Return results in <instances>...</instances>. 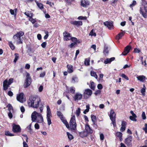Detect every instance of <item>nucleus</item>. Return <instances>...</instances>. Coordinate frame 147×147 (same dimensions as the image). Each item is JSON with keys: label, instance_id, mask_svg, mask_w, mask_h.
Here are the masks:
<instances>
[{"label": "nucleus", "instance_id": "obj_1", "mask_svg": "<svg viewBox=\"0 0 147 147\" xmlns=\"http://www.w3.org/2000/svg\"><path fill=\"white\" fill-rule=\"evenodd\" d=\"M41 99L36 95H31L28 100V105L29 107L38 108L39 106Z\"/></svg>", "mask_w": 147, "mask_h": 147}, {"label": "nucleus", "instance_id": "obj_2", "mask_svg": "<svg viewBox=\"0 0 147 147\" xmlns=\"http://www.w3.org/2000/svg\"><path fill=\"white\" fill-rule=\"evenodd\" d=\"M77 124L76 123L75 116L73 115L71 118L69 122V129L75 131L77 129Z\"/></svg>", "mask_w": 147, "mask_h": 147}, {"label": "nucleus", "instance_id": "obj_3", "mask_svg": "<svg viewBox=\"0 0 147 147\" xmlns=\"http://www.w3.org/2000/svg\"><path fill=\"white\" fill-rule=\"evenodd\" d=\"M24 34V32L22 31L17 32L16 34L13 35V38L15 41H17L18 44H22V41L21 39V37Z\"/></svg>", "mask_w": 147, "mask_h": 147}, {"label": "nucleus", "instance_id": "obj_4", "mask_svg": "<svg viewBox=\"0 0 147 147\" xmlns=\"http://www.w3.org/2000/svg\"><path fill=\"white\" fill-rule=\"evenodd\" d=\"M109 117L113 126L114 127H116V114L113 110H111V111Z\"/></svg>", "mask_w": 147, "mask_h": 147}, {"label": "nucleus", "instance_id": "obj_5", "mask_svg": "<svg viewBox=\"0 0 147 147\" xmlns=\"http://www.w3.org/2000/svg\"><path fill=\"white\" fill-rule=\"evenodd\" d=\"M32 82V79L30 74L27 72L25 82V87L26 88L30 85Z\"/></svg>", "mask_w": 147, "mask_h": 147}, {"label": "nucleus", "instance_id": "obj_6", "mask_svg": "<svg viewBox=\"0 0 147 147\" xmlns=\"http://www.w3.org/2000/svg\"><path fill=\"white\" fill-rule=\"evenodd\" d=\"M140 12L144 18H147V6H141L140 8Z\"/></svg>", "mask_w": 147, "mask_h": 147}, {"label": "nucleus", "instance_id": "obj_7", "mask_svg": "<svg viewBox=\"0 0 147 147\" xmlns=\"http://www.w3.org/2000/svg\"><path fill=\"white\" fill-rule=\"evenodd\" d=\"M132 136H129L128 137L125 139L124 143L128 147H131L132 146Z\"/></svg>", "mask_w": 147, "mask_h": 147}, {"label": "nucleus", "instance_id": "obj_8", "mask_svg": "<svg viewBox=\"0 0 147 147\" xmlns=\"http://www.w3.org/2000/svg\"><path fill=\"white\" fill-rule=\"evenodd\" d=\"M92 91L89 89H87L84 93V96L85 99H87L92 94Z\"/></svg>", "mask_w": 147, "mask_h": 147}, {"label": "nucleus", "instance_id": "obj_9", "mask_svg": "<svg viewBox=\"0 0 147 147\" xmlns=\"http://www.w3.org/2000/svg\"><path fill=\"white\" fill-rule=\"evenodd\" d=\"M12 131L14 132L19 133L20 132L21 128L19 125L13 123L12 125Z\"/></svg>", "mask_w": 147, "mask_h": 147}, {"label": "nucleus", "instance_id": "obj_10", "mask_svg": "<svg viewBox=\"0 0 147 147\" xmlns=\"http://www.w3.org/2000/svg\"><path fill=\"white\" fill-rule=\"evenodd\" d=\"M83 97L82 94L79 92L76 93L73 97L74 101H77L80 100Z\"/></svg>", "mask_w": 147, "mask_h": 147}, {"label": "nucleus", "instance_id": "obj_11", "mask_svg": "<svg viewBox=\"0 0 147 147\" xmlns=\"http://www.w3.org/2000/svg\"><path fill=\"white\" fill-rule=\"evenodd\" d=\"M113 22L112 21H106L103 23L104 24L107 26L109 30H111L113 27Z\"/></svg>", "mask_w": 147, "mask_h": 147}, {"label": "nucleus", "instance_id": "obj_12", "mask_svg": "<svg viewBox=\"0 0 147 147\" xmlns=\"http://www.w3.org/2000/svg\"><path fill=\"white\" fill-rule=\"evenodd\" d=\"M63 34L64 40L68 41L70 40V38L71 36L70 33L66 31H65L63 32Z\"/></svg>", "mask_w": 147, "mask_h": 147}, {"label": "nucleus", "instance_id": "obj_13", "mask_svg": "<svg viewBox=\"0 0 147 147\" xmlns=\"http://www.w3.org/2000/svg\"><path fill=\"white\" fill-rule=\"evenodd\" d=\"M85 131L87 133L88 135L91 134L93 133V130L91 128L88 123H87L85 125Z\"/></svg>", "mask_w": 147, "mask_h": 147}, {"label": "nucleus", "instance_id": "obj_14", "mask_svg": "<svg viewBox=\"0 0 147 147\" xmlns=\"http://www.w3.org/2000/svg\"><path fill=\"white\" fill-rule=\"evenodd\" d=\"M90 4V2L87 0H81V5L84 7H86Z\"/></svg>", "mask_w": 147, "mask_h": 147}, {"label": "nucleus", "instance_id": "obj_15", "mask_svg": "<svg viewBox=\"0 0 147 147\" xmlns=\"http://www.w3.org/2000/svg\"><path fill=\"white\" fill-rule=\"evenodd\" d=\"M70 23L71 24L76 26L78 27L82 26L83 24L82 22L81 21H71L70 22Z\"/></svg>", "mask_w": 147, "mask_h": 147}, {"label": "nucleus", "instance_id": "obj_16", "mask_svg": "<svg viewBox=\"0 0 147 147\" xmlns=\"http://www.w3.org/2000/svg\"><path fill=\"white\" fill-rule=\"evenodd\" d=\"M131 48V46L129 45L127 46L124 48V51L122 52V54L123 55H126L129 52Z\"/></svg>", "mask_w": 147, "mask_h": 147}, {"label": "nucleus", "instance_id": "obj_17", "mask_svg": "<svg viewBox=\"0 0 147 147\" xmlns=\"http://www.w3.org/2000/svg\"><path fill=\"white\" fill-rule=\"evenodd\" d=\"M24 94L23 93H21L17 96V100L21 102H23Z\"/></svg>", "mask_w": 147, "mask_h": 147}, {"label": "nucleus", "instance_id": "obj_18", "mask_svg": "<svg viewBox=\"0 0 147 147\" xmlns=\"http://www.w3.org/2000/svg\"><path fill=\"white\" fill-rule=\"evenodd\" d=\"M9 85L8 84V80L7 79L5 80L3 82V90H7L9 86Z\"/></svg>", "mask_w": 147, "mask_h": 147}, {"label": "nucleus", "instance_id": "obj_19", "mask_svg": "<svg viewBox=\"0 0 147 147\" xmlns=\"http://www.w3.org/2000/svg\"><path fill=\"white\" fill-rule=\"evenodd\" d=\"M37 114H38V113L36 111H34L32 114L31 118L32 120V121L34 122L36 120H37Z\"/></svg>", "mask_w": 147, "mask_h": 147}, {"label": "nucleus", "instance_id": "obj_20", "mask_svg": "<svg viewBox=\"0 0 147 147\" xmlns=\"http://www.w3.org/2000/svg\"><path fill=\"white\" fill-rule=\"evenodd\" d=\"M43 121L42 117L41 114L38 113L37 114V122L41 123Z\"/></svg>", "mask_w": 147, "mask_h": 147}, {"label": "nucleus", "instance_id": "obj_21", "mask_svg": "<svg viewBox=\"0 0 147 147\" xmlns=\"http://www.w3.org/2000/svg\"><path fill=\"white\" fill-rule=\"evenodd\" d=\"M137 78L138 80L142 82H145L147 79L146 77L143 75L138 76L137 77Z\"/></svg>", "mask_w": 147, "mask_h": 147}, {"label": "nucleus", "instance_id": "obj_22", "mask_svg": "<svg viewBox=\"0 0 147 147\" xmlns=\"http://www.w3.org/2000/svg\"><path fill=\"white\" fill-rule=\"evenodd\" d=\"M125 34V32H120L116 36V39L118 40L121 39L122 37Z\"/></svg>", "mask_w": 147, "mask_h": 147}, {"label": "nucleus", "instance_id": "obj_23", "mask_svg": "<svg viewBox=\"0 0 147 147\" xmlns=\"http://www.w3.org/2000/svg\"><path fill=\"white\" fill-rule=\"evenodd\" d=\"M115 59V58L114 57H112L110 58H107L105 61L104 63L106 64L110 63H111L112 61L114 60Z\"/></svg>", "mask_w": 147, "mask_h": 147}, {"label": "nucleus", "instance_id": "obj_24", "mask_svg": "<svg viewBox=\"0 0 147 147\" xmlns=\"http://www.w3.org/2000/svg\"><path fill=\"white\" fill-rule=\"evenodd\" d=\"M79 134L80 136L82 138H84L87 136L88 134L85 131H84L81 132H79Z\"/></svg>", "mask_w": 147, "mask_h": 147}, {"label": "nucleus", "instance_id": "obj_25", "mask_svg": "<svg viewBox=\"0 0 147 147\" xmlns=\"http://www.w3.org/2000/svg\"><path fill=\"white\" fill-rule=\"evenodd\" d=\"M67 68H68L67 71L69 73H72L73 72V66L70 65H67Z\"/></svg>", "mask_w": 147, "mask_h": 147}, {"label": "nucleus", "instance_id": "obj_26", "mask_svg": "<svg viewBox=\"0 0 147 147\" xmlns=\"http://www.w3.org/2000/svg\"><path fill=\"white\" fill-rule=\"evenodd\" d=\"M31 12H30L29 11H27L25 12L24 13V14L27 16V17H29V18H31L33 16V14L32 13H30Z\"/></svg>", "mask_w": 147, "mask_h": 147}, {"label": "nucleus", "instance_id": "obj_27", "mask_svg": "<svg viewBox=\"0 0 147 147\" xmlns=\"http://www.w3.org/2000/svg\"><path fill=\"white\" fill-rule=\"evenodd\" d=\"M17 12V9H15L13 10L12 9H10V12L11 14L12 15H14L15 16V17L16 15V13Z\"/></svg>", "mask_w": 147, "mask_h": 147}, {"label": "nucleus", "instance_id": "obj_28", "mask_svg": "<svg viewBox=\"0 0 147 147\" xmlns=\"http://www.w3.org/2000/svg\"><path fill=\"white\" fill-rule=\"evenodd\" d=\"M63 123L65 125L67 129H69V124L66 120L64 119H61Z\"/></svg>", "mask_w": 147, "mask_h": 147}, {"label": "nucleus", "instance_id": "obj_29", "mask_svg": "<svg viewBox=\"0 0 147 147\" xmlns=\"http://www.w3.org/2000/svg\"><path fill=\"white\" fill-rule=\"evenodd\" d=\"M90 75L91 76L94 77L96 79H97L98 78V76L96 73L94 71H90Z\"/></svg>", "mask_w": 147, "mask_h": 147}, {"label": "nucleus", "instance_id": "obj_30", "mask_svg": "<svg viewBox=\"0 0 147 147\" xmlns=\"http://www.w3.org/2000/svg\"><path fill=\"white\" fill-rule=\"evenodd\" d=\"M108 48L107 46H105L103 50L104 54L106 55V54H108L109 53Z\"/></svg>", "mask_w": 147, "mask_h": 147}, {"label": "nucleus", "instance_id": "obj_31", "mask_svg": "<svg viewBox=\"0 0 147 147\" xmlns=\"http://www.w3.org/2000/svg\"><path fill=\"white\" fill-rule=\"evenodd\" d=\"M92 121L93 123L95 124V123L96 122V118L95 116L92 115L91 116Z\"/></svg>", "mask_w": 147, "mask_h": 147}, {"label": "nucleus", "instance_id": "obj_32", "mask_svg": "<svg viewBox=\"0 0 147 147\" xmlns=\"http://www.w3.org/2000/svg\"><path fill=\"white\" fill-rule=\"evenodd\" d=\"M36 2L37 6L40 9L42 10L44 8L43 5L42 3H38L36 1Z\"/></svg>", "mask_w": 147, "mask_h": 147}, {"label": "nucleus", "instance_id": "obj_33", "mask_svg": "<svg viewBox=\"0 0 147 147\" xmlns=\"http://www.w3.org/2000/svg\"><path fill=\"white\" fill-rule=\"evenodd\" d=\"M6 107L8 108V110L9 112H10V111H11V110L13 112V107L11 104H8L7 106Z\"/></svg>", "mask_w": 147, "mask_h": 147}, {"label": "nucleus", "instance_id": "obj_34", "mask_svg": "<svg viewBox=\"0 0 147 147\" xmlns=\"http://www.w3.org/2000/svg\"><path fill=\"white\" fill-rule=\"evenodd\" d=\"M57 115L61 119H64L63 115L60 111H57Z\"/></svg>", "mask_w": 147, "mask_h": 147}, {"label": "nucleus", "instance_id": "obj_35", "mask_svg": "<svg viewBox=\"0 0 147 147\" xmlns=\"http://www.w3.org/2000/svg\"><path fill=\"white\" fill-rule=\"evenodd\" d=\"M8 44L9 47L12 50H14L15 47L14 45L13 44L11 41H9Z\"/></svg>", "mask_w": 147, "mask_h": 147}, {"label": "nucleus", "instance_id": "obj_36", "mask_svg": "<svg viewBox=\"0 0 147 147\" xmlns=\"http://www.w3.org/2000/svg\"><path fill=\"white\" fill-rule=\"evenodd\" d=\"M5 135L7 136H14L13 134L11 133L9 131H5Z\"/></svg>", "mask_w": 147, "mask_h": 147}, {"label": "nucleus", "instance_id": "obj_37", "mask_svg": "<svg viewBox=\"0 0 147 147\" xmlns=\"http://www.w3.org/2000/svg\"><path fill=\"white\" fill-rule=\"evenodd\" d=\"M67 134L68 136V138L70 140H71L74 138L73 136L71 134H70L69 132H67Z\"/></svg>", "mask_w": 147, "mask_h": 147}, {"label": "nucleus", "instance_id": "obj_38", "mask_svg": "<svg viewBox=\"0 0 147 147\" xmlns=\"http://www.w3.org/2000/svg\"><path fill=\"white\" fill-rule=\"evenodd\" d=\"M15 58L13 61V62L16 63L19 58V54L18 53H16L14 54Z\"/></svg>", "mask_w": 147, "mask_h": 147}, {"label": "nucleus", "instance_id": "obj_39", "mask_svg": "<svg viewBox=\"0 0 147 147\" xmlns=\"http://www.w3.org/2000/svg\"><path fill=\"white\" fill-rule=\"evenodd\" d=\"M118 0H113L111 2V4L113 6H116L117 4Z\"/></svg>", "mask_w": 147, "mask_h": 147}, {"label": "nucleus", "instance_id": "obj_40", "mask_svg": "<svg viewBox=\"0 0 147 147\" xmlns=\"http://www.w3.org/2000/svg\"><path fill=\"white\" fill-rule=\"evenodd\" d=\"M90 88L93 90H95V86L94 83L93 82H92L90 83Z\"/></svg>", "mask_w": 147, "mask_h": 147}, {"label": "nucleus", "instance_id": "obj_41", "mask_svg": "<svg viewBox=\"0 0 147 147\" xmlns=\"http://www.w3.org/2000/svg\"><path fill=\"white\" fill-rule=\"evenodd\" d=\"M137 117V116H136L135 117H134L133 116H129V118L131 120L136 121H137V120L136 119Z\"/></svg>", "mask_w": 147, "mask_h": 147}, {"label": "nucleus", "instance_id": "obj_42", "mask_svg": "<svg viewBox=\"0 0 147 147\" xmlns=\"http://www.w3.org/2000/svg\"><path fill=\"white\" fill-rule=\"evenodd\" d=\"M80 111H81V109L80 108H78L77 110H76V116L77 117H78L80 115V114L81 112Z\"/></svg>", "mask_w": 147, "mask_h": 147}, {"label": "nucleus", "instance_id": "obj_43", "mask_svg": "<svg viewBox=\"0 0 147 147\" xmlns=\"http://www.w3.org/2000/svg\"><path fill=\"white\" fill-rule=\"evenodd\" d=\"M47 118L48 124L49 125L52 123L51 120V117H47Z\"/></svg>", "mask_w": 147, "mask_h": 147}, {"label": "nucleus", "instance_id": "obj_44", "mask_svg": "<svg viewBox=\"0 0 147 147\" xmlns=\"http://www.w3.org/2000/svg\"><path fill=\"white\" fill-rule=\"evenodd\" d=\"M116 135L117 137H119L120 140H121L120 138H121L122 136V134L120 132H117L116 133Z\"/></svg>", "mask_w": 147, "mask_h": 147}, {"label": "nucleus", "instance_id": "obj_45", "mask_svg": "<svg viewBox=\"0 0 147 147\" xmlns=\"http://www.w3.org/2000/svg\"><path fill=\"white\" fill-rule=\"evenodd\" d=\"M147 6V2L145 0H142V5L141 6Z\"/></svg>", "mask_w": 147, "mask_h": 147}, {"label": "nucleus", "instance_id": "obj_46", "mask_svg": "<svg viewBox=\"0 0 147 147\" xmlns=\"http://www.w3.org/2000/svg\"><path fill=\"white\" fill-rule=\"evenodd\" d=\"M136 4V1L134 0L133 1L131 4H130L129 5V7L131 8H132V7L134 6Z\"/></svg>", "mask_w": 147, "mask_h": 147}, {"label": "nucleus", "instance_id": "obj_47", "mask_svg": "<svg viewBox=\"0 0 147 147\" xmlns=\"http://www.w3.org/2000/svg\"><path fill=\"white\" fill-rule=\"evenodd\" d=\"M78 19L79 20H86L87 19V17L86 16H79Z\"/></svg>", "mask_w": 147, "mask_h": 147}, {"label": "nucleus", "instance_id": "obj_48", "mask_svg": "<svg viewBox=\"0 0 147 147\" xmlns=\"http://www.w3.org/2000/svg\"><path fill=\"white\" fill-rule=\"evenodd\" d=\"M70 39L72 42H73L76 43V44H77V42H76V41H77V38L75 37H72Z\"/></svg>", "mask_w": 147, "mask_h": 147}, {"label": "nucleus", "instance_id": "obj_49", "mask_svg": "<svg viewBox=\"0 0 147 147\" xmlns=\"http://www.w3.org/2000/svg\"><path fill=\"white\" fill-rule=\"evenodd\" d=\"M127 124V123L126 121H123L121 122V126L125 127V128H126V127Z\"/></svg>", "mask_w": 147, "mask_h": 147}, {"label": "nucleus", "instance_id": "obj_50", "mask_svg": "<svg viewBox=\"0 0 147 147\" xmlns=\"http://www.w3.org/2000/svg\"><path fill=\"white\" fill-rule=\"evenodd\" d=\"M69 91L70 93L74 94L75 92V89L73 87H71L70 88Z\"/></svg>", "mask_w": 147, "mask_h": 147}, {"label": "nucleus", "instance_id": "obj_51", "mask_svg": "<svg viewBox=\"0 0 147 147\" xmlns=\"http://www.w3.org/2000/svg\"><path fill=\"white\" fill-rule=\"evenodd\" d=\"M121 76L122 78H125L126 80H129V78L128 77L124 74H121Z\"/></svg>", "mask_w": 147, "mask_h": 147}, {"label": "nucleus", "instance_id": "obj_52", "mask_svg": "<svg viewBox=\"0 0 147 147\" xmlns=\"http://www.w3.org/2000/svg\"><path fill=\"white\" fill-rule=\"evenodd\" d=\"M146 89L144 88H142L141 90V92L142 95L144 96L145 95Z\"/></svg>", "mask_w": 147, "mask_h": 147}, {"label": "nucleus", "instance_id": "obj_53", "mask_svg": "<svg viewBox=\"0 0 147 147\" xmlns=\"http://www.w3.org/2000/svg\"><path fill=\"white\" fill-rule=\"evenodd\" d=\"M45 33L46 34V35L44 36V39L46 40L47 38L49 36V32L47 31H45Z\"/></svg>", "mask_w": 147, "mask_h": 147}, {"label": "nucleus", "instance_id": "obj_54", "mask_svg": "<svg viewBox=\"0 0 147 147\" xmlns=\"http://www.w3.org/2000/svg\"><path fill=\"white\" fill-rule=\"evenodd\" d=\"M90 35L95 36H96V34L95 32H94L93 30H92L90 33Z\"/></svg>", "mask_w": 147, "mask_h": 147}, {"label": "nucleus", "instance_id": "obj_55", "mask_svg": "<svg viewBox=\"0 0 147 147\" xmlns=\"http://www.w3.org/2000/svg\"><path fill=\"white\" fill-rule=\"evenodd\" d=\"M13 79L12 78H10L8 81V84L9 85H10L13 82Z\"/></svg>", "mask_w": 147, "mask_h": 147}, {"label": "nucleus", "instance_id": "obj_56", "mask_svg": "<svg viewBox=\"0 0 147 147\" xmlns=\"http://www.w3.org/2000/svg\"><path fill=\"white\" fill-rule=\"evenodd\" d=\"M29 20L31 22L32 24L36 22V21L35 20L33 19L32 18V17H31V18H29Z\"/></svg>", "mask_w": 147, "mask_h": 147}, {"label": "nucleus", "instance_id": "obj_57", "mask_svg": "<svg viewBox=\"0 0 147 147\" xmlns=\"http://www.w3.org/2000/svg\"><path fill=\"white\" fill-rule=\"evenodd\" d=\"M143 129L145 131L146 133H147V124H145V127L143 128Z\"/></svg>", "mask_w": 147, "mask_h": 147}, {"label": "nucleus", "instance_id": "obj_58", "mask_svg": "<svg viewBox=\"0 0 147 147\" xmlns=\"http://www.w3.org/2000/svg\"><path fill=\"white\" fill-rule=\"evenodd\" d=\"M90 61L89 60H87L85 59L84 61V64L85 65H90Z\"/></svg>", "mask_w": 147, "mask_h": 147}, {"label": "nucleus", "instance_id": "obj_59", "mask_svg": "<svg viewBox=\"0 0 147 147\" xmlns=\"http://www.w3.org/2000/svg\"><path fill=\"white\" fill-rule=\"evenodd\" d=\"M142 119L145 120L146 119V117L145 115V113L144 112H143L142 114Z\"/></svg>", "mask_w": 147, "mask_h": 147}, {"label": "nucleus", "instance_id": "obj_60", "mask_svg": "<svg viewBox=\"0 0 147 147\" xmlns=\"http://www.w3.org/2000/svg\"><path fill=\"white\" fill-rule=\"evenodd\" d=\"M47 117H52V114L51 111H48L47 112Z\"/></svg>", "mask_w": 147, "mask_h": 147}, {"label": "nucleus", "instance_id": "obj_61", "mask_svg": "<svg viewBox=\"0 0 147 147\" xmlns=\"http://www.w3.org/2000/svg\"><path fill=\"white\" fill-rule=\"evenodd\" d=\"M47 44V43L46 42H44L42 43L41 46L43 48H45L46 47Z\"/></svg>", "mask_w": 147, "mask_h": 147}, {"label": "nucleus", "instance_id": "obj_62", "mask_svg": "<svg viewBox=\"0 0 147 147\" xmlns=\"http://www.w3.org/2000/svg\"><path fill=\"white\" fill-rule=\"evenodd\" d=\"M97 88L99 90H101L103 86L102 84H99L98 85Z\"/></svg>", "mask_w": 147, "mask_h": 147}, {"label": "nucleus", "instance_id": "obj_63", "mask_svg": "<svg viewBox=\"0 0 147 147\" xmlns=\"http://www.w3.org/2000/svg\"><path fill=\"white\" fill-rule=\"evenodd\" d=\"M100 93L101 91L99 90H97L95 91L94 93V94L96 95H97L98 94H100Z\"/></svg>", "mask_w": 147, "mask_h": 147}, {"label": "nucleus", "instance_id": "obj_64", "mask_svg": "<svg viewBox=\"0 0 147 147\" xmlns=\"http://www.w3.org/2000/svg\"><path fill=\"white\" fill-rule=\"evenodd\" d=\"M8 116L10 119L12 118L13 117V115L11 112V111H10L8 114Z\"/></svg>", "mask_w": 147, "mask_h": 147}]
</instances>
